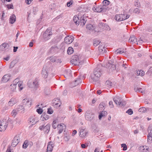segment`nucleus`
I'll use <instances>...</instances> for the list:
<instances>
[{"label": "nucleus", "instance_id": "14", "mask_svg": "<svg viewBox=\"0 0 152 152\" xmlns=\"http://www.w3.org/2000/svg\"><path fill=\"white\" fill-rule=\"evenodd\" d=\"M54 146L53 143L51 141L49 142L48 143L46 152H52Z\"/></svg>", "mask_w": 152, "mask_h": 152}, {"label": "nucleus", "instance_id": "10", "mask_svg": "<svg viewBox=\"0 0 152 152\" xmlns=\"http://www.w3.org/2000/svg\"><path fill=\"white\" fill-rule=\"evenodd\" d=\"M39 80L37 79H36L32 82L31 84H28V87L30 88L34 89L37 88L39 86Z\"/></svg>", "mask_w": 152, "mask_h": 152}, {"label": "nucleus", "instance_id": "30", "mask_svg": "<svg viewBox=\"0 0 152 152\" xmlns=\"http://www.w3.org/2000/svg\"><path fill=\"white\" fill-rule=\"evenodd\" d=\"M17 111L20 112H24L25 111V108L22 105H19L18 106L17 109Z\"/></svg>", "mask_w": 152, "mask_h": 152}, {"label": "nucleus", "instance_id": "7", "mask_svg": "<svg viewBox=\"0 0 152 152\" xmlns=\"http://www.w3.org/2000/svg\"><path fill=\"white\" fill-rule=\"evenodd\" d=\"M52 34V32L49 29H47L43 34V39L46 41L50 38V36Z\"/></svg>", "mask_w": 152, "mask_h": 152}, {"label": "nucleus", "instance_id": "1", "mask_svg": "<svg viewBox=\"0 0 152 152\" xmlns=\"http://www.w3.org/2000/svg\"><path fill=\"white\" fill-rule=\"evenodd\" d=\"M102 66L100 65H99L97 67L94 69L93 74L91 75L90 81L91 82H96L98 81L99 78L101 76L102 74Z\"/></svg>", "mask_w": 152, "mask_h": 152}, {"label": "nucleus", "instance_id": "37", "mask_svg": "<svg viewBox=\"0 0 152 152\" xmlns=\"http://www.w3.org/2000/svg\"><path fill=\"white\" fill-rule=\"evenodd\" d=\"M86 28L90 30H93L94 29V27L91 24H89L86 26Z\"/></svg>", "mask_w": 152, "mask_h": 152}, {"label": "nucleus", "instance_id": "13", "mask_svg": "<svg viewBox=\"0 0 152 152\" xmlns=\"http://www.w3.org/2000/svg\"><path fill=\"white\" fill-rule=\"evenodd\" d=\"M22 103L24 105L29 108L31 106V102L28 99L25 98L23 100Z\"/></svg>", "mask_w": 152, "mask_h": 152}, {"label": "nucleus", "instance_id": "48", "mask_svg": "<svg viewBox=\"0 0 152 152\" xmlns=\"http://www.w3.org/2000/svg\"><path fill=\"white\" fill-rule=\"evenodd\" d=\"M146 110L145 108L144 107H142L140 108L139 110V112L142 113L145 112Z\"/></svg>", "mask_w": 152, "mask_h": 152}, {"label": "nucleus", "instance_id": "17", "mask_svg": "<svg viewBox=\"0 0 152 152\" xmlns=\"http://www.w3.org/2000/svg\"><path fill=\"white\" fill-rule=\"evenodd\" d=\"M85 114L86 118L88 120H92L94 119V115L91 113H86Z\"/></svg>", "mask_w": 152, "mask_h": 152}, {"label": "nucleus", "instance_id": "27", "mask_svg": "<svg viewBox=\"0 0 152 152\" xmlns=\"http://www.w3.org/2000/svg\"><path fill=\"white\" fill-rule=\"evenodd\" d=\"M29 122L31 123V125H33L36 124L37 121L35 120L34 117H31L29 118Z\"/></svg>", "mask_w": 152, "mask_h": 152}, {"label": "nucleus", "instance_id": "63", "mask_svg": "<svg viewBox=\"0 0 152 152\" xmlns=\"http://www.w3.org/2000/svg\"><path fill=\"white\" fill-rule=\"evenodd\" d=\"M104 103L103 102H102L99 105V107L100 108H102L103 107H104Z\"/></svg>", "mask_w": 152, "mask_h": 152}, {"label": "nucleus", "instance_id": "42", "mask_svg": "<svg viewBox=\"0 0 152 152\" xmlns=\"http://www.w3.org/2000/svg\"><path fill=\"white\" fill-rule=\"evenodd\" d=\"M28 145V141L26 140H25L23 145V148H26L27 147Z\"/></svg>", "mask_w": 152, "mask_h": 152}, {"label": "nucleus", "instance_id": "4", "mask_svg": "<svg viewBox=\"0 0 152 152\" xmlns=\"http://www.w3.org/2000/svg\"><path fill=\"white\" fill-rule=\"evenodd\" d=\"M116 65L112 60L109 61L106 64V68L109 69L110 71L112 72L116 69Z\"/></svg>", "mask_w": 152, "mask_h": 152}, {"label": "nucleus", "instance_id": "19", "mask_svg": "<svg viewBox=\"0 0 152 152\" xmlns=\"http://www.w3.org/2000/svg\"><path fill=\"white\" fill-rule=\"evenodd\" d=\"M88 133L87 131L85 129H81L79 132V136L82 137H85Z\"/></svg>", "mask_w": 152, "mask_h": 152}, {"label": "nucleus", "instance_id": "41", "mask_svg": "<svg viewBox=\"0 0 152 152\" xmlns=\"http://www.w3.org/2000/svg\"><path fill=\"white\" fill-rule=\"evenodd\" d=\"M18 86L19 87V89L20 91L22 90L23 88V86L22 85V82L20 81L18 84Z\"/></svg>", "mask_w": 152, "mask_h": 152}, {"label": "nucleus", "instance_id": "47", "mask_svg": "<svg viewBox=\"0 0 152 152\" xmlns=\"http://www.w3.org/2000/svg\"><path fill=\"white\" fill-rule=\"evenodd\" d=\"M21 123V119L20 118H17L16 120V124L17 126L20 125Z\"/></svg>", "mask_w": 152, "mask_h": 152}, {"label": "nucleus", "instance_id": "36", "mask_svg": "<svg viewBox=\"0 0 152 152\" xmlns=\"http://www.w3.org/2000/svg\"><path fill=\"white\" fill-rule=\"evenodd\" d=\"M137 74L138 75L142 76L144 75V72L142 70H138L137 72Z\"/></svg>", "mask_w": 152, "mask_h": 152}, {"label": "nucleus", "instance_id": "53", "mask_svg": "<svg viewBox=\"0 0 152 152\" xmlns=\"http://www.w3.org/2000/svg\"><path fill=\"white\" fill-rule=\"evenodd\" d=\"M121 146L122 147H123V151H126L127 149V146L125 144H122Z\"/></svg>", "mask_w": 152, "mask_h": 152}, {"label": "nucleus", "instance_id": "39", "mask_svg": "<svg viewBox=\"0 0 152 152\" xmlns=\"http://www.w3.org/2000/svg\"><path fill=\"white\" fill-rule=\"evenodd\" d=\"M78 60L79 61H78V64L80 63L81 64L83 63L85 61L84 59V57L82 56L80 57H78Z\"/></svg>", "mask_w": 152, "mask_h": 152}, {"label": "nucleus", "instance_id": "6", "mask_svg": "<svg viewBox=\"0 0 152 152\" xmlns=\"http://www.w3.org/2000/svg\"><path fill=\"white\" fill-rule=\"evenodd\" d=\"M8 126L7 121L5 119L0 121V131H5Z\"/></svg>", "mask_w": 152, "mask_h": 152}, {"label": "nucleus", "instance_id": "35", "mask_svg": "<svg viewBox=\"0 0 152 152\" xmlns=\"http://www.w3.org/2000/svg\"><path fill=\"white\" fill-rule=\"evenodd\" d=\"M74 52V50L73 48L71 47H69L68 48L67 50V53L69 55H71L72 53Z\"/></svg>", "mask_w": 152, "mask_h": 152}, {"label": "nucleus", "instance_id": "23", "mask_svg": "<svg viewBox=\"0 0 152 152\" xmlns=\"http://www.w3.org/2000/svg\"><path fill=\"white\" fill-rule=\"evenodd\" d=\"M129 41V42L132 43H134L136 42H137V39L134 36L132 35L130 37Z\"/></svg>", "mask_w": 152, "mask_h": 152}, {"label": "nucleus", "instance_id": "28", "mask_svg": "<svg viewBox=\"0 0 152 152\" xmlns=\"http://www.w3.org/2000/svg\"><path fill=\"white\" fill-rule=\"evenodd\" d=\"M16 17L13 14L10 17V23L11 24L13 23L15 21Z\"/></svg>", "mask_w": 152, "mask_h": 152}, {"label": "nucleus", "instance_id": "49", "mask_svg": "<svg viewBox=\"0 0 152 152\" xmlns=\"http://www.w3.org/2000/svg\"><path fill=\"white\" fill-rule=\"evenodd\" d=\"M19 78H17L15 79L13 82V84L17 85V84L19 83L20 81H19Z\"/></svg>", "mask_w": 152, "mask_h": 152}, {"label": "nucleus", "instance_id": "34", "mask_svg": "<svg viewBox=\"0 0 152 152\" xmlns=\"http://www.w3.org/2000/svg\"><path fill=\"white\" fill-rule=\"evenodd\" d=\"M79 19L78 17L75 16L73 18V20L76 25H78L79 24Z\"/></svg>", "mask_w": 152, "mask_h": 152}, {"label": "nucleus", "instance_id": "51", "mask_svg": "<svg viewBox=\"0 0 152 152\" xmlns=\"http://www.w3.org/2000/svg\"><path fill=\"white\" fill-rule=\"evenodd\" d=\"M126 113L129 115H131L133 113V111L132 109H129L126 111Z\"/></svg>", "mask_w": 152, "mask_h": 152}, {"label": "nucleus", "instance_id": "56", "mask_svg": "<svg viewBox=\"0 0 152 152\" xmlns=\"http://www.w3.org/2000/svg\"><path fill=\"white\" fill-rule=\"evenodd\" d=\"M142 89L141 88H138L137 87H135L134 88V90L136 92H140Z\"/></svg>", "mask_w": 152, "mask_h": 152}, {"label": "nucleus", "instance_id": "21", "mask_svg": "<svg viewBox=\"0 0 152 152\" xmlns=\"http://www.w3.org/2000/svg\"><path fill=\"white\" fill-rule=\"evenodd\" d=\"M18 102L17 99L15 98H12L8 103V105L12 106Z\"/></svg>", "mask_w": 152, "mask_h": 152}, {"label": "nucleus", "instance_id": "43", "mask_svg": "<svg viewBox=\"0 0 152 152\" xmlns=\"http://www.w3.org/2000/svg\"><path fill=\"white\" fill-rule=\"evenodd\" d=\"M102 24V25H104V26L103 28V29H105L106 30H109L110 29V27L108 26H107V25L106 24H104V23L103 24V23H101V24L100 23V25H101Z\"/></svg>", "mask_w": 152, "mask_h": 152}, {"label": "nucleus", "instance_id": "40", "mask_svg": "<svg viewBox=\"0 0 152 152\" xmlns=\"http://www.w3.org/2000/svg\"><path fill=\"white\" fill-rule=\"evenodd\" d=\"M100 43V42L97 39H95L94 41L93 44L94 46H96Z\"/></svg>", "mask_w": 152, "mask_h": 152}, {"label": "nucleus", "instance_id": "50", "mask_svg": "<svg viewBox=\"0 0 152 152\" xmlns=\"http://www.w3.org/2000/svg\"><path fill=\"white\" fill-rule=\"evenodd\" d=\"M17 110H13L11 113V114L12 116L15 117L17 114Z\"/></svg>", "mask_w": 152, "mask_h": 152}, {"label": "nucleus", "instance_id": "11", "mask_svg": "<svg viewBox=\"0 0 152 152\" xmlns=\"http://www.w3.org/2000/svg\"><path fill=\"white\" fill-rule=\"evenodd\" d=\"M74 37L72 36H68L64 38V42L67 44L71 43L74 40Z\"/></svg>", "mask_w": 152, "mask_h": 152}, {"label": "nucleus", "instance_id": "44", "mask_svg": "<svg viewBox=\"0 0 152 152\" xmlns=\"http://www.w3.org/2000/svg\"><path fill=\"white\" fill-rule=\"evenodd\" d=\"M16 61L14 60V61H12L11 62V63L10 65V66H9L10 68H12L15 65V64H16Z\"/></svg>", "mask_w": 152, "mask_h": 152}, {"label": "nucleus", "instance_id": "57", "mask_svg": "<svg viewBox=\"0 0 152 152\" xmlns=\"http://www.w3.org/2000/svg\"><path fill=\"white\" fill-rule=\"evenodd\" d=\"M37 112L39 114H41L43 112V110L40 108L38 109L37 110Z\"/></svg>", "mask_w": 152, "mask_h": 152}, {"label": "nucleus", "instance_id": "38", "mask_svg": "<svg viewBox=\"0 0 152 152\" xmlns=\"http://www.w3.org/2000/svg\"><path fill=\"white\" fill-rule=\"evenodd\" d=\"M110 2L109 1L107 0H104L103 1V5L102 6L104 8V7L106 6L107 5L109 4Z\"/></svg>", "mask_w": 152, "mask_h": 152}, {"label": "nucleus", "instance_id": "3", "mask_svg": "<svg viewBox=\"0 0 152 152\" xmlns=\"http://www.w3.org/2000/svg\"><path fill=\"white\" fill-rule=\"evenodd\" d=\"M114 102L116 104H118L120 107H124L126 104L125 101L122 100L120 96H117L113 98Z\"/></svg>", "mask_w": 152, "mask_h": 152}, {"label": "nucleus", "instance_id": "31", "mask_svg": "<svg viewBox=\"0 0 152 152\" xmlns=\"http://www.w3.org/2000/svg\"><path fill=\"white\" fill-rule=\"evenodd\" d=\"M58 123V122L57 120L56 119L54 120L52 124L53 127L55 129L57 127H58L59 126Z\"/></svg>", "mask_w": 152, "mask_h": 152}, {"label": "nucleus", "instance_id": "2", "mask_svg": "<svg viewBox=\"0 0 152 152\" xmlns=\"http://www.w3.org/2000/svg\"><path fill=\"white\" fill-rule=\"evenodd\" d=\"M42 75L44 78L48 77L50 78L54 75V73L52 72V69L48 67L46 65H44L42 71Z\"/></svg>", "mask_w": 152, "mask_h": 152}, {"label": "nucleus", "instance_id": "15", "mask_svg": "<svg viewBox=\"0 0 152 152\" xmlns=\"http://www.w3.org/2000/svg\"><path fill=\"white\" fill-rule=\"evenodd\" d=\"M11 75L9 74H7L4 75L1 79V81L3 83L7 82L10 79Z\"/></svg>", "mask_w": 152, "mask_h": 152}, {"label": "nucleus", "instance_id": "18", "mask_svg": "<svg viewBox=\"0 0 152 152\" xmlns=\"http://www.w3.org/2000/svg\"><path fill=\"white\" fill-rule=\"evenodd\" d=\"M104 9L103 7L101 6L94 7L92 8L93 10L96 12H100L102 11Z\"/></svg>", "mask_w": 152, "mask_h": 152}, {"label": "nucleus", "instance_id": "46", "mask_svg": "<svg viewBox=\"0 0 152 152\" xmlns=\"http://www.w3.org/2000/svg\"><path fill=\"white\" fill-rule=\"evenodd\" d=\"M50 60L52 62H56L57 57L56 56H51L50 58Z\"/></svg>", "mask_w": 152, "mask_h": 152}, {"label": "nucleus", "instance_id": "24", "mask_svg": "<svg viewBox=\"0 0 152 152\" xmlns=\"http://www.w3.org/2000/svg\"><path fill=\"white\" fill-rule=\"evenodd\" d=\"M139 150L142 152H148L149 148L146 146H140L139 148Z\"/></svg>", "mask_w": 152, "mask_h": 152}, {"label": "nucleus", "instance_id": "58", "mask_svg": "<svg viewBox=\"0 0 152 152\" xmlns=\"http://www.w3.org/2000/svg\"><path fill=\"white\" fill-rule=\"evenodd\" d=\"M72 0H71L69 2H68L67 4V6L68 7H69L72 4Z\"/></svg>", "mask_w": 152, "mask_h": 152}, {"label": "nucleus", "instance_id": "20", "mask_svg": "<svg viewBox=\"0 0 152 152\" xmlns=\"http://www.w3.org/2000/svg\"><path fill=\"white\" fill-rule=\"evenodd\" d=\"M86 18L84 17L83 15V17H81L80 20H79L80 25L81 26H83L84 25L87 20Z\"/></svg>", "mask_w": 152, "mask_h": 152}, {"label": "nucleus", "instance_id": "16", "mask_svg": "<svg viewBox=\"0 0 152 152\" xmlns=\"http://www.w3.org/2000/svg\"><path fill=\"white\" fill-rule=\"evenodd\" d=\"M150 130V132L148 135V140L149 142H152V126H150L148 128V131Z\"/></svg>", "mask_w": 152, "mask_h": 152}, {"label": "nucleus", "instance_id": "64", "mask_svg": "<svg viewBox=\"0 0 152 152\" xmlns=\"http://www.w3.org/2000/svg\"><path fill=\"white\" fill-rule=\"evenodd\" d=\"M64 139L65 141H68L69 139V136H67L65 137L64 138Z\"/></svg>", "mask_w": 152, "mask_h": 152}, {"label": "nucleus", "instance_id": "8", "mask_svg": "<svg viewBox=\"0 0 152 152\" xmlns=\"http://www.w3.org/2000/svg\"><path fill=\"white\" fill-rule=\"evenodd\" d=\"M20 140V138L18 135H17L15 136L12 140V146L13 147H15L19 142Z\"/></svg>", "mask_w": 152, "mask_h": 152}, {"label": "nucleus", "instance_id": "45", "mask_svg": "<svg viewBox=\"0 0 152 152\" xmlns=\"http://www.w3.org/2000/svg\"><path fill=\"white\" fill-rule=\"evenodd\" d=\"M82 81L81 79L80 78H77L75 81V86L76 85H78L80 83H81Z\"/></svg>", "mask_w": 152, "mask_h": 152}, {"label": "nucleus", "instance_id": "52", "mask_svg": "<svg viewBox=\"0 0 152 152\" xmlns=\"http://www.w3.org/2000/svg\"><path fill=\"white\" fill-rule=\"evenodd\" d=\"M117 54H122L124 53V50H121L118 49L116 51Z\"/></svg>", "mask_w": 152, "mask_h": 152}, {"label": "nucleus", "instance_id": "60", "mask_svg": "<svg viewBox=\"0 0 152 152\" xmlns=\"http://www.w3.org/2000/svg\"><path fill=\"white\" fill-rule=\"evenodd\" d=\"M53 103L54 104H55V105H57V106H60L61 105V103L59 101H58L57 102H53Z\"/></svg>", "mask_w": 152, "mask_h": 152}, {"label": "nucleus", "instance_id": "54", "mask_svg": "<svg viewBox=\"0 0 152 152\" xmlns=\"http://www.w3.org/2000/svg\"><path fill=\"white\" fill-rule=\"evenodd\" d=\"M106 84L108 85V87H110L111 86L112 83L109 80H107L106 82Z\"/></svg>", "mask_w": 152, "mask_h": 152}, {"label": "nucleus", "instance_id": "33", "mask_svg": "<svg viewBox=\"0 0 152 152\" xmlns=\"http://www.w3.org/2000/svg\"><path fill=\"white\" fill-rule=\"evenodd\" d=\"M107 114V112L104 111H102L99 115V119H101L102 117L106 116Z\"/></svg>", "mask_w": 152, "mask_h": 152}, {"label": "nucleus", "instance_id": "61", "mask_svg": "<svg viewBox=\"0 0 152 152\" xmlns=\"http://www.w3.org/2000/svg\"><path fill=\"white\" fill-rule=\"evenodd\" d=\"M12 150L11 149V147H10L8 148L6 152H13Z\"/></svg>", "mask_w": 152, "mask_h": 152}, {"label": "nucleus", "instance_id": "25", "mask_svg": "<svg viewBox=\"0 0 152 152\" xmlns=\"http://www.w3.org/2000/svg\"><path fill=\"white\" fill-rule=\"evenodd\" d=\"M66 128V126L64 124H61L58 126V128L59 129V133H61L63 130L65 129Z\"/></svg>", "mask_w": 152, "mask_h": 152}, {"label": "nucleus", "instance_id": "32", "mask_svg": "<svg viewBox=\"0 0 152 152\" xmlns=\"http://www.w3.org/2000/svg\"><path fill=\"white\" fill-rule=\"evenodd\" d=\"M16 85L15 84H12L10 85V88L11 92H16Z\"/></svg>", "mask_w": 152, "mask_h": 152}, {"label": "nucleus", "instance_id": "9", "mask_svg": "<svg viewBox=\"0 0 152 152\" xmlns=\"http://www.w3.org/2000/svg\"><path fill=\"white\" fill-rule=\"evenodd\" d=\"M50 125L49 124H47L46 126L44 125L39 127V129L41 130H43L45 133L47 134L50 131Z\"/></svg>", "mask_w": 152, "mask_h": 152}, {"label": "nucleus", "instance_id": "59", "mask_svg": "<svg viewBox=\"0 0 152 152\" xmlns=\"http://www.w3.org/2000/svg\"><path fill=\"white\" fill-rule=\"evenodd\" d=\"M53 111L51 109L48 108V113L49 114H52L53 113Z\"/></svg>", "mask_w": 152, "mask_h": 152}, {"label": "nucleus", "instance_id": "62", "mask_svg": "<svg viewBox=\"0 0 152 152\" xmlns=\"http://www.w3.org/2000/svg\"><path fill=\"white\" fill-rule=\"evenodd\" d=\"M109 105L110 106L111 108H113L114 107L113 105L112 101H110L109 103Z\"/></svg>", "mask_w": 152, "mask_h": 152}, {"label": "nucleus", "instance_id": "26", "mask_svg": "<svg viewBox=\"0 0 152 152\" xmlns=\"http://www.w3.org/2000/svg\"><path fill=\"white\" fill-rule=\"evenodd\" d=\"M0 47L2 50H6L9 48V45L7 43H3L1 45Z\"/></svg>", "mask_w": 152, "mask_h": 152}, {"label": "nucleus", "instance_id": "29", "mask_svg": "<svg viewBox=\"0 0 152 152\" xmlns=\"http://www.w3.org/2000/svg\"><path fill=\"white\" fill-rule=\"evenodd\" d=\"M49 116L46 114H43L41 115L40 119L41 120L44 121V120H46L48 119Z\"/></svg>", "mask_w": 152, "mask_h": 152}, {"label": "nucleus", "instance_id": "5", "mask_svg": "<svg viewBox=\"0 0 152 152\" xmlns=\"http://www.w3.org/2000/svg\"><path fill=\"white\" fill-rule=\"evenodd\" d=\"M130 15L126 14L117 15L115 17V19L117 21H122L128 18Z\"/></svg>", "mask_w": 152, "mask_h": 152}, {"label": "nucleus", "instance_id": "22", "mask_svg": "<svg viewBox=\"0 0 152 152\" xmlns=\"http://www.w3.org/2000/svg\"><path fill=\"white\" fill-rule=\"evenodd\" d=\"M104 44L102 43L99 47V50L100 53H105V49L104 48Z\"/></svg>", "mask_w": 152, "mask_h": 152}, {"label": "nucleus", "instance_id": "55", "mask_svg": "<svg viewBox=\"0 0 152 152\" xmlns=\"http://www.w3.org/2000/svg\"><path fill=\"white\" fill-rule=\"evenodd\" d=\"M67 76L69 77H71L72 76L71 71L70 70H69L67 71Z\"/></svg>", "mask_w": 152, "mask_h": 152}, {"label": "nucleus", "instance_id": "12", "mask_svg": "<svg viewBox=\"0 0 152 152\" xmlns=\"http://www.w3.org/2000/svg\"><path fill=\"white\" fill-rule=\"evenodd\" d=\"M79 61L78 56L77 55H74L72 56L70 62L73 64L77 65H78Z\"/></svg>", "mask_w": 152, "mask_h": 152}]
</instances>
